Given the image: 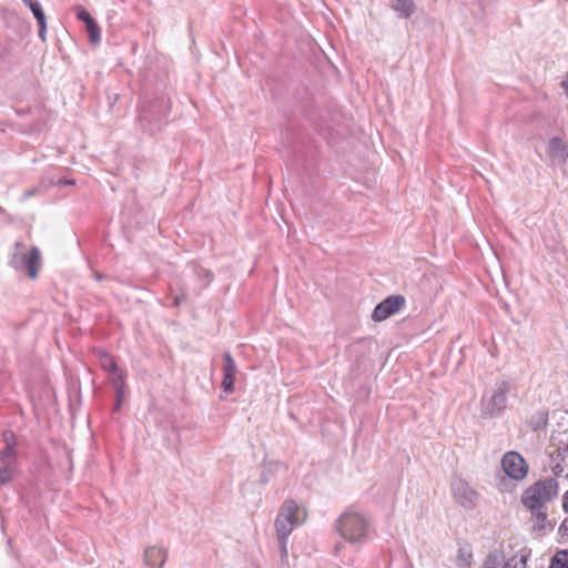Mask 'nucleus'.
Masks as SVG:
<instances>
[{
  "instance_id": "obj_23",
  "label": "nucleus",
  "mask_w": 568,
  "mask_h": 568,
  "mask_svg": "<svg viewBox=\"0 0 568 568\" xmlns=\"http://www.w3.org/2000/svg\"><path fill=\"white\" fill-rule=\"evenodd\" d=\"M77 18L82 21L85 27L94 21L91 14L81 6L75 7Z\"/></svg>"
},
{
  "instance_id": "obj_34",
  "label": "nucleus",
  "mask_w": 568,
  "mask_h": 568,
  "mask_svg": "<svg viewBox=\"0 0 568 568\" xmlns=\"http://www.w3.org/2000/svg\"><path fill=\"white\" fill-rule=\"evenodd\" d=\"M183 298H184L183 296H181V297L176 296L175 300H174V304L175 305H180V303L182 302Z\"/></svg>"
},
{
  "instance_id": "obj_29",
  "label": "nucleus",
  "mask_w": 568,
  "mask_h": 568,
  "mask_svg": "<svg viewBox=\"0 0 568 568\" xmlns=\"http://www.w3.org/2000/svg\"><path fill=\"white\" fill-rule=\"evenodd\" d=\"M122 396H123V392H122V386H118V393H116V403H115V407L114 409H119L121 404H122Z\"/></svg>"
},
{
  "instance_id": "obj_35",
  "label": "nucleus",
  "mask_w": 568,
  "mask_h": 568,
  "mask_svg": "<svg viewBox=\"0 0 568 568\" xmlns=\"http://www.w3.org/2000/svg\"><path fill=\"white\" fill-rule=\"evenodd\" d=\"M97 278H98V280H101V278H102V275L97 274Z\"/></svg>"
},
{
  "instance_id": "obj_5",
  "label": "nucleus",
  "mask_w": 568,
  "mask_h": 568,
  "mask_svg": "<svg viewBox=\"0 0 568 568\" xmlns=\"http://www.w3.org/2000/svg\"><path fill=\"white\" fill-rule=\"evenodd\" d=\"M305 519V511L294 500H286L275 520L277 535L290 536L292 530Z\"/></svg>"
},
{
  "instance_id": "obj_24",
  "label": "nucleus",
  "mask_w": 568,
  "mask_h": 568,
  "mask_svg": "<svg viewBox=\"0 0 568 568\" xmlns=\"http://www.w3.org/2000/svg\"><path fill=\"white\" fill-rule=\"evenodd\" d=\"M531 513V516L540 524H544L547 520V511L545 507H539L537 509H528Z\"/></svg>"
},
{
  "instance_id": "obj_17",
  "label": "nucleus",
  "mask_w": 568,
  "mask_h": 568,
  "mask_svg": "<svg viewBox=\"0 0 568 568\" xmlns=\"http://www.w3.org/2000/svg\"><path fill=\"white\" fill-rule=\"evenodd\" d=\"M473 562V551L469 546H462L458 549V554L456 557V565L459 568L470 567Z\"/></svg>"
},
{
  "instance_id": "obj_3",
  "label": "nucleus",
  "mask_w": 568,
  "mask_h": 568,
  "mask_svg": "<svg viewBox=\"0 0 568 568\" xmlns=\"http://www.w3.org/2000/svg\"><path fill=\"white\" fill-rule=\"evenodd\" d=\"M510 389L511 384L508 381H496L494 386L481 397V415L487 418L499 416L507 407V395Z\"/></svg>"
},
{
  "instance_id": "obj_9",
  "label": "nucleus",
  "mask_w": 568,
  "mask_h": 568,
  "mask_svg": "<svg viewBox=\"0 0 568 568\" xmlns=\"http://www.w3.org/2000/svg\"><path fill=\"white\" fill-rule=\"evenodd\" d=\"M11 448L0 452V484L4 485L13 479L17 473V455H12Z\"/></svg>"
},
{
  "instance_id": "obj_8",
  "label": "nucleus",
  "mask_w": 568,
  "mask_h": 568,
  "mask_svg": "<svg viewBox=\"0 0 568 568\" xmlns=\"http://www.w3.org/2000/svg\"><path fill=\"white\" fill-rule=\"evenodd\" d=\"M405 305V297L402 295H390L378 303L372 314L374 322H382L396 314Z\"/></svg>"
},
{
  "instance_id": "obj_16",
  "label": "nucleus",
  "mask_w": 568,
  "mask_h": 568,
  "mask_svg": "<svg viewBox=\"0 0 568 568\" xmlns=\"http://www.w3.org/2000/svg\"><path fill=\"white\" fill-rule=\"evenodd\" d=\"M98 356H99V361H100V366L102 367V369L104 372H106L109 374L118 373L119 367L111 355H109L108 353H105L102 349H99Z\"/></svg>"
},
{
  "instance_id": "obj_28",
  "label": "nucleus",
  "mask_w": 568,
  "mask_h": 568,
  "mask_svg": "<svg viewBox=\"0 0 568 568\" xmlns=\"http://www.w3.org/2000/svg\"><path fill=\"white\" fill-rule=\"evenodd\" d=\"M38 193H39V187H37V186L30 187L27 191H24V193L22 195V200H28Z\"/></svg>"
},
{
  "instance_id": "obj_7",
  "label": "nucleus",
  "mask_w": 568,
  "mask_h": 568,
  "mask_svg": "<svg viewBox=\"0 0 568 568\" xmlns=\"http://www.w3.org/2000/svg\"><path fill=\"white\" fill-rule=\"evenodd\" d=\"M501 467L505 474L514 480H523L528 473V466L520 454L508 452L501 458Z\"/></svg>"
},
{
  "instance_id": "obj_13",
  "label": "nucleus",
  "mask_w": 568,
  "mask_h": 568,
  "mask_svg": "<svg viewBox=\"0 0 568 568\" xmlns=\"http://www.w3.org/2000/svg\"><path fill=\"white\" fill-rule=\"evenodd\" d=\"M390 8L399 18L408 19L415 12V3L413 0H389Z\"/></svg>"
},
{
  "instance_id": "obj_4",
  "label": "nucleus",
  "mask_w": 568,
  "mask_h": 568,
  "mask_svg": "<svg viewBox=\"0 0 568 568\" xmlns=\"http://www.w3.org/2000/svg\"><path fill=\"white\" fill-rule=\"evenodd\" d=\"M8 264L16 271H27L30 278H36L41 265L40 250L36 246L27 250L22 242H16Z\"/></svg>"
},
{
  "instance_id": "obj_30",
  "label": "nucleus",
  "mask_w": 568,
  "mask_h": 568,
  "mask_svg": "<svg viewBox=\"0 0 568 568\" xmlns=\"http://www.w3.org/2000/svg\"><path fill=\"white\" fill-rule=\"evenodd\" d=\"M562 510L568 514V489L562 495Z\"/></svg>"
},
{
  "instance_id": "obj_11",
  "label": "nucleus",
  "mask_w": 568,
  "mask_h": 568,
  "mask_svg": "<svg viewBox=\"0 0 568 568\" xmlns=\"http://www.w3.org/2000/svg\"><path fill=\"white\" fill-rule=\"evenodd\" d=\"M223 381L222 387L224 392L232 393L234 390V379L237 372L236 364L230 353L223 354Z\"/></svg>"
},
{
  "instance_id": "obj_6",
  "label": "nucleus",
  "mask_w": 568,
  "mask_h": 568,
  "mask_svg": "<svg viewBox=\"0 0 568 568\" xmlns=\"http://www.w3.org/2000/svg\"><path fill=\"white\" fill-rule=\"evenodd\" d=\"M450 490L455 501L463 508L474 509L477 506L479 494L466 479L454 476Z\"/></svg>"
},
{
  "instance_id": "obj_10",
  "label": "nucleus",
  "mask_w": 568,
  "mask_h": 568,
  "mask_svg": "<svg viewBox=\"0 0 568 568\" xmlns=\"http://www.w3.org/2000/svg\"><path fill=\"white\" fill-rule=\"evenodd\" d=\"M168 559V549L163 545L148 546L143 554L145 566L162 568Z\"/></svg>"
},
{
  "instance_id": "obj_26",
  "label": "nucleus",
  "mask_w": 568,
  "mask_h": 568,
  "mask_svg": "<svg viewBox=\"0 0 568 568\" xmlns=\"http://www.w3.org/2000/svg\"><path fill=\"white\" fill-rule=\"evenodd\" d=\"M39 24V38L44 41L45 40V33H47V20L45 18L37 20Z\"/></svg>"
},
{
  "instance_id": "obj_27",
  "label": "nucleus",
  "mask_w": 568,
  "mask_h": 568,
  "mask_svg": "<svg viewBox=\"0 0 568 568\" xmlns=\"http://www.w3.org/2000/svg\"><path fill=\"white\" fill-rule=\"evenodd\" d=\"M112 384L114 385L116 392H118V386L121 385L123 387V377H122V374L119 368H118V373L112 374Z\"/></svg>"
},
{
  "instance_id": "obj_20",
  "label": "nucleus",
  "mask_w": 568,
  "mask_h": 568,
  "mask_svg": "<svg viewBox=\"0 0 568 568\" xmlns=\"http://www.w3.org/2000/svg\"><path fill=\"white\" fill-rule=\"evenodd\" d=\"M85 30L89 36V41L92 44H99L101 42V29L95 20L93 22H91L90 24H88L85 27Z\"/></svg>"
},
{
  "instance_id": "obj_22",
  "label": "nucleus",
  "mask_w": 568,
  "mask_h": 568,
  "mask_svg": "<svg viewBox=\"0 0 568 568\" xmlns=\"http://www.w3.org/2000/svg\"><path fill=\"white\" fill-rule=\"evenodd\" d=\"M3 440L6 443V447L3 449L11 448L10 450H11L12 455H17V450H16L17 442H16L14 434L12 432H4Z\"/></svg>"
},
{
  "instance_id": "obj_1",
  "label": "nucleus",
  "mask_w": 568,
  "mask_h": 568,
  "mask_svg": "<svg viewBox=\"0 0 568 568\" xmlns=\"http://www.w3.org/2000/svg\"><path fill=\"white\" fill-rule=\"evenodd\" d=\"M339 536L349 544H364L369 539L371 520L356 510L344 511L336 520Z\"/></svg>"
},
{
  "instance_id": "obj_25",
  "label": "nucleus",
  "mask_w": 568,
  "mask_h": 568,
  "mask_svg": "<svg viewBox=\"0 0 568 568\" xmlns=\"http://www.w3.org/2000/svg\"><path fill=\"white\" fill-rule=\"evenodd\" d=\"M287 538L288 536L277 535L282 560L287 558Z\"/></svg>"
},
{
  "instance_id": "obj_32",
  "label": "nucleus",
  "mask_w": 568,
  "mask_h": 568,
  "mask_svg": "<svg viewBox=\"0 0 568 568\" xmlns=\"http://www.w3.org/2000/svg\"><path fill=\"white\" fill-rule=\"evenodd\" d=\"M59 184L60 185H72V184H74V182L71 180L70 181L69 180H60Z\"/></svg>"
},
{
  "instance_id": "obj_33",
  "label": "nucleus",
  "mask_w": 568,
  "mask_h": 568,
  "mask_svg": "<svg viewBox=\"0 0 568 568\" xmlns=\"http://www.w3.org/2000/svg\"><path fill=\"white\" fill-rule=\"evenodd\" d=\"M562 88L568 93V74L566 75L565 80L562 81Z\"/></svg>"
},
{
  "instance_id": "obj_15",
  "label": "nucleus",
  "mask_w": 568,
  "mask_h": 568,
  "mask_svg": "<svg viewBox=\"0 0 568 568\" xmlns=\"http://www.w3.org/2000/svg\"><path fill=\"white\" fill-rule=\"evenodd\" d=\"M531 555V549L524 547L511 558L506 560L508 568H527V560Z\"/></svg>"
},
{
  "instance_id": "obj_19",
  "label": "nucleus",
  "mask_w": 568,
  "mask_h": 568,
  "mask_svg": "<svg viewBox=\"0 0 568 568\" xmlns=\"http://www.w3.org/2000/svg\"><path fill=\"white\" fill-rule=\"evenodd\" d=\"M548 568H568V549L558 550L551 558Z\"/></svg>"
},
{
  "instance_id": "obj_18",
  "label": "nucleus",
  "mask_w": 568,
  "mask_h": 568,
  "mask_svg": "<svg viewBox=\"0 0 568 568\" xmlns=\"http://www.w3.org/2000/svg\"><path fill=\"white\" fill-rule=\"evenodd\" d=\"M193 272L196 274L199 281L202 283V287H206L214 277L213 273L210 270L204 268L196 263L193 264Z\"/></svg>"
},
{
  "instance_id": "obj_12",
  "label": "nucleus",
  "mask_w": 568,
  "mask_h": 568,
  "mask_svg": "<svg viewBox=\"0 0 568 568\" xmlns=\"http://www.w3.org/2000/svg\"><path fill=\"white\" fill-rule=\"evenodd\" d=\"M549 156L558 163H565L568 159V145L561 138H552L548 143Z\"/></svg>"
},
{
  "instance_id": "obj_21",
  "label": "nucleus",
  "mask_w": 568,
  "mask_h": 568,
  "mask_svg": "<svg viewBox=\"0 0 568 568\" xmlns=\"http://www.w3.org/2000/svg\"><path fill=\"white\" fill-rule=\"evenodd\" d=\"M33 13L37 20L45 18L44 11L38 0H21Z\"/></svg>"
},
{
  "instance_id": "obj_2",
  "label": "nucleus",
  "mask_w": 568,
  "mask_h": 568,
  "mask_svg": "<svg viewBox=\"0 0 568 568\" xmlns=\"http://www.w3.org/2000/svg\"><path fill=\"white\" fill-rule=\"evenodd\" d=\"M559 495V484L554 477H546L528 486L521 495V504L526 509L545 507Z\"/></svg>"
},
{
  "instance_id": "obj_31",
  "label": "nucleus",
  "mask_w": 568,
  "mask_h": 568,
  "mask_svg": "<svg viewBox=\"0 0 568 568\" xmlns=\"http://www.w3.org/2000/svg\"><path fill=\"white\" fill-rule=\"evenodd\" d=\"M268 480H270V477H268V475H267L266 470H264V471L262 473V476H261V481H262L263 484H266Z\"/></svg>"
},
{
  "instance_id": "obj_14",
  "label": "nucleus",
  "mask_w": 568,
  "mask_h": 568,
  "mask_svg": "<svg viewBox=\"0 0 568 568\" xmlns=\"http://www.w3.org/2000/svg\"><path fill=\"white\" fill-rule=\"evenodd\" d=\"M483 568H508L503 551L497 549L489 551L483 562Z\"/></svg>"
}]
</instances>
